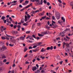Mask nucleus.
<instances>
[{
  "mask_svg": "<svg viewBox=\"0 0 73 73\" xmlns=\"http://www.w3.org/2000/svg\"><path fill=\"white\" fill-rule=\"evenodd\" d=\"M37 46L36 45H35L34 46H33V48H36V47H37Z\"/></svg>",
  "mask_w": 73,
  "mask_h": 73,
  "instance_id": "58836bf2",
  "label": "nucleus"
},
{
  "mask_svg": "<svg viewBox=\"0 0 73 73\" xmlns=\"http://www.w3.org/2000/svg\"><path fill=\"white\" fill-rule=\"evenodd\" d=\"M13 32H14V33H15V35H16V34H17V33H18L17 31H14Z\"/></svg>",
  "mask_w": 73,
  "mask_h": 73,
  "instance_id": "7c9ffc66",
  "label": "nucleus"
},
{
  "mask_svg": "<svg viewBox=\"0 0 73 73\" xmlns=\"http://www.w3.org/2000/svg\"><path fill=\"white\" fill-rule=\"evenodd\" d=\"M36 60L38 61H40L41 59H40L39 57L38 56L36 58Z\"/></svg>",
  "mask_w": 73,
  "mask_h": 73,
  "instance_id": "a211bd4d",
  "label": "nucleus"
},
{
  "mask_svg": "<svg viewBox=\"0 0 73 73\" xmlns=\"http://www.w3.org/2000/svg\"><path fill=\"white\" fill-rule=\"evenodd\" d=\"M32 70L33 71H34L35 70H37V67H36V66L33 67L32 68Z\"/></svg>",
  "mask_w": 73,
  "mask_h": 73,
  "instance_id": "6e6552de",
  "label": "nucleus"
},
{
  "mask_svg": "<svg viewBox=\"0 0 73 73\" xmlns=\"http://www.w3.org/2000/svg\"><path fill=\"white\" fill-rule=\"evenodd\" d=\"M3 62H7V59H4L3 60Z\"/></svg>",
  "mask_w": 73,
  "mask_h": 73,
  "instance_id": "473e14b6",
  "label": "nucleus"
},
{
  "mask_svg": "<svg viewBox=\"0 0 73 73\" xmlns=\"http://www.w3.org/2000/svg\"><path fill=\"white\" fill-rule=\"evenodd\" d=\"M56 16V19L57 20L60 19V13L58 12H56L55 13Z\"/></svg>",
  "mask_w": 73,
  "mask_h": 73,
  "instance_id": "f03ea898",
  "label": "nucleus"
},
{
  "mask_svg": "<svg viewBox=\"0 0 73 73\" xmlns=\"http://www.w3.org/2000/svg\"><path fill=\"white\" fill-rule=\"evenodd\" d=\"M50 50V47H48L46 48V50Z\"/></svg>",
  "mask_w": 73,
  "mask_h": 73,
  "instance_id": "a19ab883",
  "label": "nucleus"
},
{
  "mask_svg": "<svg viewBox=\"0 0 73 73\" xmlns=\"http://www.w3.org/2000/svg\"><path fill=\"white\" fill-rule=\"evenodd\" d=\"M43 1L42 0H41V3H40L39 1V2H37V4L38 5H42L43 3V2H42Z\"/></svg>",
  "mask_w": 73,
  "mask_h": 73,
  "instance_id": "0eeeda50",
  "label": "nucleus"
},
{
  "mask_svg": "<svg viewBox=\"0 0 73 73\" xmlns=\"http://www.w3.org/2000/svg\"><path fill=\"white\" fill-rule=\"evenodd\" d=\"M45 51H46V49H44V48H42L41 50V52H45Z\"/></svg>",
  "mask_w": 73,
  "mask_h": 73,
  "instance_id": "ddd939ff",
  "label": "nucleus"
},
{
  "mask_svg": "<svg viewBox=\"0 0 73 73\" xmlns=\"http://www.w3.org/2000/svg\"><path fill=\"white\" fill-rule=\"evenodd\" d=\"M40 58H42V59H44L45 58V57H42V56H41L40 57Z\"/></svg>",
  "mask_w": 73,
  "mask_h": 73,
  "instance_id": "f704fd0d",
  "label": "nucleus"
},
{
  "mask_svg": "<svg viewBox=\"0 0 73 73\" xmlns=\"http://www.w3.org/2000/svg\"><path fill=\"white\" fill-rule=\"evenodd\" d=\"M44 4H46V0H44Z\"/></svg>",
  "mask_w": 73,
  "mask_h": 73,
  "instance_id": "e433bc0d",
  "label": "nucleus"
},
{
  "mask_svg": "<svg viewBox=\"0 0 73 73\" xmlns=\"http://www.w3.org/2000/svg\"><path fill=\"white\" fill-rule=\"evenodd\" d=\"M29 39L30 40H32V36H30Z\"/></svg>",
  "mask_w": 73,
  "mask_h": 73,
  "instance_id": "13d9d810",
  "label": "nucleus"
},
{
  "mask_svg": "<svg viewBox=\"0 0 73 73\" xmlns=\"http://www.w3.org/2000/svg\"><path fill=\"white\" fill-rule=\"evenodd\" d=\"M64 54H65V56H68V53L66 52H65Z\"/></svg>",
  "mask_w": 73,
  "mask_h": 73,
  "instance_id": "72a5a7b5",
  "label": "nucleus"
},
{
  "mask_svg": "<svg viewBox=\"0 0 73 73\" xmlns=\"http://www.w3.org/2000/svg\"><path fill=\"white\" fill-rule=\"evenodd\" d=\"M17 1H14L11 2V3L12 4V3H17Z\"/></svg>",
  "mask_w": 73,
  "mask_h": 73,
  "instance_id": "a878e982",
  "label": "nucleus"
},
{
  "mask_svg": "<svg viewBox=\"0 0 73 73\" xmlns=\"http://www.w3.org/2000/svg\"><path fill=\"white\" fill-rule=\"evenodd\" d=\"M19 7H20V8H23V6L21 5H19Z\"/></svg>",
  "mask_w": 73,
  "mask_h": 73,
  "instance_id": "8fccbe9b",
  "label": "nucleus"
},
{
  "mask_svg": "<svg viewBox=\"0 0 73 73\" xmlns=\"http://www.w3.org/2000/svg\"><path fill=\"white\" fill-rule=\"evenodd\" d=\"M28 50V48H25L24 49V52H26Z\"/></svg>",
  "mask_w": 73,
  "mask_h": 73,
  "instance_id": "4be33fe9",
  "label": "nucleus"
},
{
  "mask_svg": "<svg viewBox=\"0 0 73 73\" xmlns=\"http://www.w3.org/2000/svg\"><path fill=\"white\" fill-rule=\"evenodd\" d=\"M1 38L2 40H5V37L2 36L1 37Z\"/></svg>",
  "mask_w": 73,
  "mask_h": 73,
  "instance_id": "b1692460",
  "label": "nucleus"
},
{
  "mask_svg": "<svg viewBox=\"0 0 73 73\" xmlns=\"http://www.w3.org/2000/svg\"><path fill=\"white\" fill-rule=\"evenodd\" d=\"M38 51V50L36 49L35 50H33V51L34 52H36Z\"/></svg>",
  "mask_w": 73,
  "mask_h": 73,
  "instance_id": "412c9836",
  "label": "nucleus"
},
{
  "mask_svg": "<svg viewBox=\"0 0 73 73\" xmlns=\"http://www.w3.org/2000/svg\"><path fill=\"white\" fill-rule=\"evenodd\" d=\"M46 18V20H49V19H50V18H48V17H47Z\"/></svg>",
  "mask_w": 73,
  "mask_h": 73,
  "instance_id": "5fc2aeb1",
  "label": "nucleus"
},
{
  "mask_svg": "<svg viewBox=\"0 0 73 73\" xmlns=\"http://www.w3.org/2000/svg\"><path fill=\"white\" fill-rule=\"evenodd\" d=\"M47 5H48V6H49V5H50V3H49V2H47Z\"/></svg>",
  "mask_w": 73,
  "mask_h": 73,
  "instance_id": "de8ad7c7",
  "label": "nucleus"
},
{
  "mask_svg": "<svg viewBox=\"0 0 73 73\" xmlns=\"http://www.w3.org/2000/svg\"><path fill=\"white\" fill-rule=\"evenodd\" d=\"M26 36L25 35H24V37L21 36L20 37V38L21 40H24L25 39V36Z\"/></svg>",
  "mask_w": 73,
  "mask_h": 73,
  "instance_id": "f8f14e48",
  "label": "nucleus"
},
{
  "mask_svg": "<svg viewBox=\"0 0 73 73\" xmlns=\"http://www.w3.org/2000/svg\"><path fill=\"white\" fill-rule=\"evenodd\" d=\"M29 7H30V5H28V6H26V7H24V8H25V9H27V8H29Z\"/></svg>",
  "mask_w": 73,
  "mask_h": 73,
  "instance_id": "5701e85b",
  "label": "nucleus"
},
{
  "mask_svg": "<svg viewBox=\"0 0 73 73\" xmlns=\"http://www.w3.org/2000/svg\"><path fill=\"white\" fill-rule=\"evenodd\" d=\"M57 59H58V60H60V57L59 56H58L57 57Z\"/></svg>",
  "mask_w": 73,
  "mask_h": 73,
  "instance_id": "cd10ccee",
  "label": "nucleus"
},
{
  "mask_svg": "<svg viewBox=\"0 0 73 73\" xmlns=\"http://www.w3.org/2000/svg\"><path fill=\"white\" fill-rule=\"evenodd\" d=\"M21 23H24V21L23 20H21Z\"/></svg>",
  "mask_w": 73,
  "mask_h": 73,
  "instance_id": "0e129e2a",
  "label": "nucleus"
},
{
  "mask_svg": "<svg viewBox=\"0 0 73 73\" xmlns=\"http://www.w3.org/2000/svg\"><path fill=\"white\" fill-rule=\"evenodd\" d=\"M29 49H33V48L31 46H30L29 47Z\"/></svg>",
  "mask_w": 73,
  "mask_h": 73,
  "instance_id": "4d7b16f0",
  "label": "nucleus"
},
{
  "mask_svg": "<svg viewBox=\"0 0 73 73\" xmlns=\"http://www.w3.org/2000/svg\"><path fill=\"white\" fill-rule=\"evenodd\" d=\"M70 31V29H67L65 30L64 32H67V31Z\"/></svg>",
  "mask_w": 73,
  "mask_h": 73,
  "instance_id": "dca6fc26",
  "label": "nucleus"
},
{
  "mask_svg": "<svg viewBox=\"0 0 73 73\" xmlns=\"http://www.w3.org/2000/svg\"><path fill=\"white\" fill-rule=\"evenodd\" d=\"M58 1L60 3H61L62 1H61V0H58Z\"/></svg>",
  "mask_w": 73,
  "mask_h": 73,
  "instance_id": "69168bd1",
  "label": "nucleus"
},
{
  "mask_svg": "<svg viewBox=\"0 0 73 73\" xmlns=\"http://www.w3.org/2000/svg\"><path fill=\"white\" fill-rule=\"evenodd\" d=\"M44 13H45V12L43 11L42 13H41V15L43 16V15H44Z\"/></svg>",
  "mask_w": 73,
  "mask_h": 73,
  "instance_id": "393cba45",
  "label": "nucleus"
},
{
  "mask_svg": "<svg viewBox=\"0 0 73 73\" xmlns=\"http://www.w3.org/2000/svg\"><path fill=\"white\" fill-rule=\"evenodd\" d=\"M59 7H62V5L61 4H60V3L59 4Z\"/></svg>",
  "mask_w": 73,
  "mask_h": 73,
  "instance_id": "e2e57ef3",
  "label": "nucleus"
},
{
  "mask_svg": "<svg viewBox=\"0 0 73 73\" xmlns=\"http://www.w3.org/2000/svg\"><path fill=\"white\" fill-rule=\"evenodd\" d=\"M25 9V8H23V9H21V10H20V11H21V12L22 11H24V10Z\"/></svg>",
  "mask_w": 73,
  "mask_h": 73,
  "instance_id": "2f4dec72",
  "label": "nucleus"
},
{
  "mask_svg": "<svg viewBox=\"0 0 73 73\" xmlns=\"http://www.w3.org/2000/svg\"><path fill=\"white\" fill-rule=\"evenodd\" d=\"M1 32H3L4 31L6 30V28L5 27L4 28V27L3 26H1Z\"/></svg>",
  "mask_w": 73,
  "mask_h": 73,
  "instance_id": "423d86ee",
  "label": "nucleus"
},
{
  "mask_svg": "<svg viewBox=\"0 0 73 73\" xmlns=\"http://www.w3.org/2000/svg\"><path fill=\"white\" fill-rule=\"evenodd\" d=\"M66 38H68V39H67L65 38H64V40H65V41H69V39H70V38L68 37V36H66Z\"/></svg>",
  "mask_w": 73,
  "mask_h": 73,
  "instance_id": "9d476101",
  "label": "nucleus"
},
{
  "mask_svg": "<svg viewBox=\"0 0 73 73\" xmlns=\"http://www.w3.org/2000/svg\"><path fill=\"white\" fill-rule=\"evenodd\" d=\"M66 52H68V51H69V50L68 48H66Z\"/></svg>",
  "mask_w": 73,
  "mask_h": 73,
  "instance_id": "a18cd8bd",
  "label": "nucleus"
},
{
  "mask_svg": "<svg viewBox=\"0 0 73 73\" xmlns=\"http://www.w3.org/2000/svg\"><path fill=\"white\" fill-rule=\"evenodd\" d=\"M9 26H10L11 27H13V25L11 24V25H9Z\"/></svg>",
  "mask_w": 73,
  "mask_h": 73,
  "instance_id": "bf43d9fd",
  "label": "nucleus"
},
{
  "mask_svg": "<svg viewBox=\"0 0 73 73\" xmlns=\"http://www.w3.org/2000/svg\"><path fill=\"white\" fill-rule=\"evenodd\" d=\"M25 64H29V62H28V61H26L25 62Z\"/></svg>",
  "mask_w": 73,
  "mask_h": 73,
  "instance_id": "c9c22d12",
  "label": "nucleus"
},
{
  "mask_svg": "<svg viewBox=\"0 0 73 73\" xmlns=\"http://www.w3.org/2000/svg\"><path fill=\"white\" fill-rule=\"evenodd\" d=\"M30 32H31V31H26V33H27V34L30 33Z\"/></svg>",
  "mask_w": 73,
  "mask_h": 73,
  "instance_id": "c756f323",
  "label": "nucleus"
},
{
  "mask_svg": "<svg viewBox=\"0 0 73 73\" xmlns=\"http://www.w3.org/2000/svg\"><path fill=\"white\" fill-rule=\"evenodd\" d=\"M15 66H16V65L15 64V63H14L13 66H12V67H13L14 68L15 67Z\"/></svg>",
  "mask_w": 73,
  "mask_h": 73,
  "instance_id": "79ce46f5",
  "label": "nucleus"
},
{
  "mask_svg": "<svg viewBox=\"0 0 73 73\" xmlns=\"http://www.w3.org/2000/svg\"><path fill=\"white\" fill-rule=\"evenodd\" d=\"M62 21L61 20H59L58 21V24H60L61 25H62Z\"/></svg>",
  "mask_w": 73,
  "mask_h": 73,
  "instance_id": "1a4fd4ad",
  "label": "nucleus"
},
{
  "mask_svg": "<svg viewBox=\"0 0 73 73\" xmlns=\"http://www.w3.org/2000/svg\"><path fill=\"white\" fill-rule=\"evenodd\" d=\"M53 48L52 46H51L50 47V50H52Z\"/></svg>",
  "mask_w": 73,
  "mask_h": 73,
  "instance_id": "c85d7f7f",
  "label": "nucleus"
},
{
  "mask_svg": "<svg viewBox=\"0 0 73 73\" xmlns=\"http://www.w3.org/2000/svg\"><path fill=\"white\" fill-rule=\"evenodd\" d=\"M9 64V62H7L5 64H7V65H8Z\"/></svg>",
  "mask_w": 73,
  "mask_h": 73,
  "instance_id": "680f3d73",
  "label": "nucleus"
},
{
  "mask_svg": "<svg viewBox=\"0 0 73 73\" xmlns=\"http://www.w3.org/2000/svg\"><path fill=\"white\" fill-rule=\"evenodd\" d=\"M52 26L53 27H53V28H56L58 27V26L57 25H56L55 24L54 25H52Z\"/></svg>",
  "mask_w": 73,
  "mask_h": 73,
  "instance_id": "2eb2a0df",
  "label": "nucleus"
},
{
  "mask_svg": "<svg viewBox=\"0 0 73 73\" xmlns=\"http://www.w3.org/2000/svg\"><path fill=\"white\" fill-rule=\"evenodd\" d=\"M11 72V73H15V71H14V70H13Z\"/></svg>",
  "mask_w": 73,
  "mask_h": 73,
  "instance_id": "774afa93",
  "label": "nucleus"
},
{
  "mask_svg": "<svg viewBox=\"0 0 73 73\" xmlns=\"http://www.w3.org/2000/svg\"><path fill=\"white\" fill-rule=\"evenodd\" d=\"M6 49H7V48L5 46H3L2 48L1 49V50H6Z\"/></svg>",
  "mask_w": 73,
  "mask_h": 73,
  "instance_id": "39448f33",
  "label": "nucleus"
},
{
  "mask_svg": "<svg viewBox=\"0 0 73 73\" xmlns=\"http://www.w3.org/2000/svg\"><path fill=\"white\" fill-rule=\"evenodd\" d=\"M35 13H37V12H40V11H39V10H36L35 11Z\"/></svg>",
  "mask_w": 73,
  "mask_h": 73,
  "instance_id": "49530a36",
  "label": "nucleus"
},
{
  "mask_svg": "<svg viewBox=\"0 0 73 73\" xmlns=\"http://www.w3.org/2000/svg\"><path fill=\"white\" fill-rule=\"evenodd\" d=\"M31 13H32V14H35V11H32Z\"/></svg>",
  "mask_w": 73,
  "mask_h": 73,
  "instance_id": "3c124183",
  "label": "nucleus"
},
{
  "mask_svg": "<svg viewBox=\"0 0 73 73\" xmlns=\"http://www.w3.org/2000/svg\"><path fill=\"white\" fill-rule=\"evenodd\" d=\"M58 46H59V47L61 46V44H58Z\"/></svg>",
  "mask_w": 73,
  "mask_h": 73,
  "instance_id": "052dcab7",
  "label": "nucleus"
},
{
  "mask_svg": "<svg viewBox=\"0 0 73 73\" xmlns=\"http://www.w3.org/2000/svg\"><path fill=\"white\" fill-rule=\"evenodd\" d=\"M9 19L11 21H12V18L11 17H9Z\"/></svg>",
  "mask_w": 73,
  "mask_h": 73,
  "instance_id": "ea45409f",
  "label": "nucleus"
},
{
  "mask_svg": "<svg viewBox=\"0 0 73 73\" xmlns=\"http://www.w3.org/2000/svg\"><path fill=\"white\" fill-rule=\"evenodd\" d=\"M56 39L57 40H60V38L58 37V38H56Z\"/></svg>",
  "mask_w": 73,
  "mask_h": 73,
  "instance_id": "c03bdc74",
  "label": "nucleus"
},
{
  "mask_svg": "<svg viewBox=\"0 0 73 73\" xmlns=\"http://www.w3.org/2000/svg\"><path fill=\"white\" fill-rule=\"evenodd\" d=\"M30 38V36H28L26 38L27 39H28V38Z\"/></svg>",
  "mask_w": 73,
  "mask_h": 73,
  "instance_id": "864d4df0",
  "label": "nucleus"
},
{
  "mask_svg": "<svg viewBox=\"0 0 73 73\" xmlns=\"http://www.w3.org/2000/svg\"><path fill=\"white\" fill-rule=\"evenodd\" d=\"M4 59L6 58V56L4 54H2L0 55V58Z\"/></svg>",
  "mask_w": 73,
  "mask_h": 73,
  "instance_id": "7ed1b4c3",
  "label": "nucleus"
},
{
  "mask_svg": "<svg viewBox=\"0 0 73 73\" xmlns=\"http://www.w3.org/2000/svg\"><path fill=\"white\" fill-rule=\"evenodd\" d=\"M46 16L45 15L44 17H42V19H43V20H44V19H45V18H46Z\"/></svg>",
  "mask_w": 73,
  "mask_h": 73,
  "instance_id": "bb28decb",
  "label": "nucleus"
},
{
  "mask_svg": "<svg viewBox=\"0 0 73 73\" xmlns=\"http://www.w3.org/2000/svg\"><path fill=\"white\" fill-rule=\"evenodd\" d=\"M5 19V17L4 16H2L1 17V19L2 20H4V19Z\"/></svg>",
  "mask_w": 73,
  "mask_h": 73,
  "instance_id": "aec40b11",
  "label": "nucleus"
},
{
  "mask_svg": "<svg viewBox=\"0 0 73 73\" xmlns=\"http://www.w3.org/2000/svg\"><path fill=\"white\" fill-rule=\"evenodd\" d=\"M35 61H36V59H35L33 60L32 61H33V62H35Z\"/></svg>",
  "mask_w": 73,
  "mask_h": 73,
  "instance_id": "6e6d98bb",
  "label": "nucleus"
},
{
  "mask_svg": "<svg viewBox=\"0 0 73 73\" xmlns=\"http://www.w3.org/2000/svg\"><path fill=\"white\" fill-rule=\"evenodd\" d=\"M62 20L63 21V22H65V19H64V18L63 17H62Z\"/></svg>",
  "mask_w": 73,
  "mask_h": 73,
  "instance_id": "4468645a",
  "label": "nucleus"
},
{
  "mask_svg": "<svg viewBox=\"0 0 73 73\" xmlns=\"http://www.w3.org/2000/svg\"><path fill=\"white\" fill-rule=\"evenodd\" d=\"M42 34H40V33H38V36H40V37H42L44 36V35H45V32H42Z\"/></svg>",
  "mask_w": 73,
  "mask_h": 73,
  "instance_id": "20e7f679",
  "label": "nucleus"
},
{
  "mask_svg": "<svg viewBox=\"0 0 73 73\" xmlns=\"http://www.w3.org/2000/svg\"><path fill=\"white\" fill-rule=\"evenodd\" d=\"M25 3H26V4H28V3H29V2H28V1H25Z\"/></svg>",
  "mask_w": 73,
  "mask_h": 73,
  "instance_id": "603ef678",
  "label": "nucleus"
},
{
  "mask_svg": "<svg viewBox=\"0 0 73 73\" xmlns=\"http://www.w3.org/2000/svg\"><path fill=\"white\" fill-rule=\"evenodd\" d=\"M25 14H27V16L25 15V21L26 22V21H27L29 19V18L31 17V16L28 14V12H26Z\"/></svg>",
  "mask_w": 73,
  "mask_h": 73,
  "instance_id": "f257e3e1",
  "label": "nucleus"
},
{
  "mask_svg": "<svg viewBox=\"0 0 73 73\" xmlns=\"http://www.w3.org/2000/svg\"><path fill=\"white\" fill-rule=\"evenodd\" d=\"M63 45L64 46H65V45H66V46H69V44L68 43H65V42H63Z\"/></svg>",
  "mask_w": 73,
  "mask_h": 73,
  "instance_id": "9b49d317",
  "label": "nucleus"
},
{
  "mask_svg": "<svg viewBox=\"0 0 73 73\" xmlns=\"http://www.w3.org/2000/svg\"><path fill=\"white\" fill-rule=\"evenodd\" d=\"M56 24V22H55L53 21H52V26L53 25H54V24Z\"/></svg>",
  "mask_w": 73,
  "mask_h": 73,
  "instance_id": "f3484780",
  "label": "nucleus"
},
{
  "mask_svg": "<svg viewBox=\"0 0 73 73\" xmlns=\"http://www.w3.org/2000/svg\"><path fill=\"white\" fill-rule=\"evenodd\" d=\"M27 4V3H24L23 4V5H26Z\"/></svg>",
  "mask_w": 73,
  "mask_h": 73,
  "instance_id": "09e8293b",
  "label": "nucleus"
},
{
  "mask_svg": "<svg viewBox=\"0 0 73 73\" xmlns=\"http://www.w3.org/2000/svg\"><path fill=\"white\" fill-rule=\"evenodd\" d=\"M37 73H40V70H37Z\"/></svg>",
  "mask_w": 73,
  "mask_h": 73,
  "instance_id": "338daca9",
  "label": "nucleus"
},
{
  "mask_svg": "<svg viewBox=\"0 0 73 73\" xmlns=\"http://www.w3.org/2000/svg\"><path fill=\"white\" fill-rule=\"evenodd\" d=\"M3 65V62L1 61H0V66H2Z\"/></svg>",
  "mask_w": 73,
  "mask_h": 73,
  "instance_id": "6ab92c4d",
  "label": "nucleus"
},
{
  "mask_svg": "<svg viewBox=\"0 0 73 73\" xmlns=\"http://www.w3.org/2000/svg\"><path fill=\"white\" fill-rule=\"evenodd\" d=\"M23 25L25 26H27V25H28V24H27V23H24L23 24Z\"/></svg>",
  "mask_w": 73,
  "mask_h": 73,
  "instance_id": "37998d69",
  "label": "nucleus"
},
{
  "mask_svg": "<svg viewBox=\"0 0 73 73\" xmlns=\"http://www.w3.org/2000/svg\"><path fill=\"white\" fill-rule=\"evenodd\" d=\"M63 62V61H61L60 62H59V63L60 64V65H62Z\"/></svg>",
  "mask_w": 73,
  "mask_h": 73,
  "instance_id": "4c0bfd02",
  "label": "nucleus"
}]
</instances>
